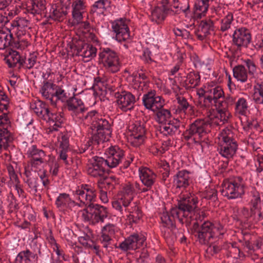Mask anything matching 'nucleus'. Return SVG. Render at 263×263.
Masks as SVG:
<instances>
[{
	"label": "nucleus",
	"instance_id": "obj_32",
	"mask_svg": "<svg viewBox=\"0 0 263 263\" xmlns=\"http://www.w3.org/2000/svg\"><path fill=\"white\" fill-rule=\"evenodd\" d=\"M55 84L47 81H44L43 85L41 87L40 92L42 96L49 101L53 106L56 105V100H54V93Z\"/></svg>",
	"mask_w": 263,
	"mask_h": 263
},
{
	"label": "nucleus",
	"instance_id": "obj_35",
	"mask_svg": "<svg viewBox=\"0 0 263 263\" xmlns=\"http://www.w3.org/2000/svg\"><path fill=\"white\" fill-rule=\"evenodd\" d=\"M46 9L45 0H32L30 5L27 6L28 11L33 15H45Z\"/></svg>",
	"mask_w": 263,
	"mask_h": 263
},
{
	"label": "nucleus",
	"instance_id": "obj_31",
	"mask_svg": "<svg viewBox=\"0 0 263 263\" xmlns=\"http://www.w3.org/2000/svg\"><path fill=\"white\" fill-rule=\"evenodd\" d=\"M5 60L9 67L12 68L22 67V63L24 62V59L21 56L19 52L15 50H11L5 57Z\"/></svg>",
	"mask_w": 263,
	"mask_h": 263
},
{
	"label": "nucleus",
	"instance_id": "obj_15",
	"mask_svg": "<svg viewBox=\"0 0 263 263\" xmlns=\"http://www.w3.org/2000/svg\"><path fill=\"white\" fill-rule=\"evenodd\" d=\"M105 159L95 156L90 159L87 165V174L95 178L102 177L105 173Z\"/></svg>",
	"mask_w": 263,
	"mask_h": 263
},
{
	"label": "nucleus",
	"instance_id": "obj_25",
	"mask_svg": "<svg viewBox=\"0 0 263 263\" xmlns=\"http://www.w3.org/2000/svg\"><path fill=\"white\" fill-rule=\"evenodd\" d=\"M237 147L236 142L218 143L217 151L222 157L230 160L236 154Z\"/></svg>",
	"mask_w": 263,
	"mask_h": 263
},
{
	"label": "nucleus",
	"instance_id": "obj_50",
	"mask_svg": "<svg viewBox=\"0 0 263 263\" xmlns=\"http://www.w3.org/2000/svg\"><path fill=\"white\" fill-rule=\"evenodd\" d=\"M248 105L247 100L243 98L238 99L235 104V113L239 115H246Z\"/></svg>",
	"mask_w": 263,
	"mask_h": 263
},
{
	"label": "nucleus",
	"instance_id": "obj_28",
	"mask_svg": "<svg viewBox=\"0 0 263 263\" xmlns=\"http://www.w3.org/2000/svg\"><path fill=\"white\" fill-rule=\"evenodd\" d=\"M29 22L24 18H20L11 23V32L15 33L16 36H29L26 34L27 30L29 29Z\"/></svg>",
	"mask_w": 263,
	"mask_h": 263
},
{
	"label": "nucleus",
	"instance_id": "obj_22",
	"mask_svg": "<svg viewBox=\"0 0 263 263\" xmlns=\"http://www.w3.org/2000/svg\"><path fill=\"white\" fill-rule=\"evenodd\" d=\"M118 230V228L111 223H108L102 227L100 241L104 248L107 249L110 246L116 233Z\"/></svg>",
	"mask_w": 263,
	"mask_h": 263
},
{
	"label": "nucleus",
	"instance_id": "obj_44",
	"mask_svg": "<svg viewBox=\"0 0 263 263\" xmlns=\"http://www.w3.org/2000/svg\"><path fill=\"white\" fill-rule=\"evenodd\" d=\"M13 140V136L7 127H0V143L4 149L9 146Z\"/></svg>",
	"mask_w": 263,
	"mask_h": 263
},
{
	"label": "nucleus",
	"instance_id": "obj_40",
	"mask_svg": "<svg viewBox=\"0 0 263 263\" xmlns=\"http://www.w3.org/2000/svg\"><path fill=\"white\" fill-rule=\"evenodd\" d=\"M176 100L177 102V106L176 109V114L184 115L187 110H191L194 107L190 104L187 100L183 96H177Z\"/></svg>",
	"mask_w": 263,
	"mask_h": 263
},
{
	"label": "nucleus",
	"instance_id": "obj_64",
	"mask_svg": "<svg viewBox=\"0 0 263 263\" xmlns=\"http://www.w3.org/2000/svg\"><path fill=\"white\" fill-rule=\"evenodd\" d=\"M252 44L254 48L257 50L263 48V32L256 35Z\"/></svg>",
	"mask_w": 263,
	"mask_h": 263
},
{
	"label": "nucleus",
	"instance_id": "obj_1",
	"mask_svg": "<svg viewBox=\"0 0 263 263\" xmlns=\"http://www.w3.org/2000/svg\"><path fill=\"white\" fill-rule=\"evenodd\" d=\"M198 198L191 193L183 194L178 201V206L172 208L171 213L173 218H177L181 224L186 227L191 225L192 220H201L206 217L204 212L197 209Z\"/></svg>",
	"mask_w": 263,
	"mask_h": 263
},
{
	"label": "nucleus",
	"instance_id": "obj_27",
	"mask_svg": "<svg viewBox=\"0 0 263 263\" xmlns=\"http://www.w3.org/2000/svg\"><path fill=\"white\" fill-rule=\"evenodd\" d=\"M191 182V173L185 170L178 172L173 177V183L177 188L185 189Z\"/></svg>",
	"mask_w": 263,
	"mask_h": 263
},
{
	"label": "nucleus",
	"instance_id": "obj_62",
	"mask_svg": "<svg viewBox=\"0 0 263 263\" xmlns=\"http://www.w3.org/2000/svg\"><path fill=\"white\" fill-rule=\"evenodd\" d=\"M145 140V136L129 135L128 141L134 147H139L143 144Z\"/></svg>",
	"mask_w": 263,
	"mask_h": 263
},
{
	"label": "nucleus",
	"instance_id": "obj_41",
	"mask_svg": "<svg viewBox=\"0 0 263 263\" xmlns=\"http://www.w3.org/2000/svg\"><path fill=\"white\" fill-rule=\"evenodd\" d=\"M154 113H155V120L160 124H162L174 119L170 110L164 108L163 107L155 111Z\"/></svg>",
	"mask_w": 263,
	"mask_h": 263
},
{
	"label": "nucleus",
	"instance_id": "obj_53",
	"mask_svg": "<svg viewBox=\"0 0 263 263\" xmlns=\"http://www.w3.org/2000/svg\"><path fill=\"white\" fill-rule=\"evenodd\" d=\"M233 137V133L232 131L228 128H226L222 130L218 136V143L236 142Z\"/></svg>",
	"mask_w": 263,
	"mask_h": 263
},
{
	"label": "nucleus",
	"instance_id": "obj_24",
	"mask_svg": "<svg viewBox=\"0 0 263 263\" xmlns=\"http://www.w3.org/2000/svg\"><path fill=\"white\" fill-rule=\"evenodd\" d=\"M86 8V2L84 0H75L72 4V24L78 25L83 20V14Z\"/></svg>",
	"mask_w": 263,
	"mask_h": 263
},
{
	"label": "nucleus",
	"instance_id": "obj_54",
	"mask_svg": "<svg viewBox=\"0 0 263 263\" xmlns=\"http://www.w3.org/2000/svg\"><path fill=\"white\" fill-rule=\"evenodd\" d=\"M107 156L113 158L122 159L124 156V152L118 146H111L106 151Z\"/></svg>",
	"mask_w": 263,
	"mask_h": 263
},
{
	"label": "nucleus",
	"instance_id": "obj_57",
	"mask_svg": "<svg viewBox=\"0 0 263 263\" xmlns=\"http://www.w3.org/2000/svg\"><path fill=\"white\" fill-rule=\"evenodd\" d=\"M98 182H100V184H101V186L104 187L105 190H109L111 191L113 190L116 185L117 184L118 180L116 179V178L114 176H110L107 178H106L103 182H101L100 181H99Z\"/></svg>",
	"mask_w": 263,
	"mask_h": 263
},
{
	"label": "nucleus",
	"instance_id": "obj_37",
	"mask_svg": "<svg viewBox=\"0 0 263 263\" xmlns=\"http://www.w3.org/2000/svg\"><path fill=\"white\" fill-rule=\"evenodd\" d=\"M253 89V101L256 104H263V81L256 80Z\"/></svg>",
	"mask_w": 263,
	"mask_h": 263
},
{
	"label": "nucleus",
	"instance_id": "obj_55",
	"mask_svg": "<svg viewBox=\"0 0 263 263\" xmlns=\"http://www.w3.org/2000/svg\"><path fill=\"white\" fill-rule=\"evenodd\" d=\"M55 90L54 93V100H60L62 102L67 101L68 96L67 93L65 91V90L59 86H57L55 84L54 87Z\"/></svg>",
	"mask_w": 263,
	"mask_h": 263
},
{
	"label": "nucleus",
	"instance_id": "obj_43",
	"mask_svg": "<svg viewBox=\"0 0 263 263\" xmlns=\"http://www.w3.org/2000/svg\"><path fill=\"white\" fill-rule=\"evenodd\" d=\"M209 0H195L194 13L199 17L204 16L209 8Z\"/></svg>",
	"mask_w": 263,
	"mask_h": 263
},
{
	"label": "nucleus",
	"instance_id": "obj_47",
	"mask_svg": "<svg viewBox=\"0 0 263 263\" xmlns=\"http://www.w3.org/2000/svg\"><path fill=\"white\" fill-rule=\"evenodd\" d=\"M31 258H37L36 255L28 249L22 251L16 256L15 263H30Z\"/></svg>",
	"mask_w": 263,
	"mask_h": 263
},
{
	"label": "nucleus",
	"instance_id": "obj_46",
	"mask_svg": "<svg viewBox=\"0 0 263 263\" xmlns=\"http://www.w3.org/2000/svg\"><path fill=\"white\" fill-rule=\"evenodd\" d=\"M26 155L30 160L46 158V156L45 152L35 145H31L28 147Z\"/></svg>",
	"mask_w": 263,
	"mask_h": 263
},
{
	"label": "nucleus",
	"instance_id": "obj_11",
	"mask_svg": "<svg viewBox=\"0 0 263 263\" xmlns=\"http://www.w3.org/2000/svg\"><path fill=\"white\" fill-rule=\"evenodd\" d=\"M216 111L214 109H210L207 112V117L213 128H216L228 123L231 117V115L227 108L219 106H215Z\"/></svg>",
	"mask_w": 263,
	"mask_h": 263
},
{
	"label": "nucleus",
	"instance_id": "obj_61",
	"mask_svg": "<svg viewBox=\"0 0 263 263\" xmlns=\"http://www.w3.org/2000/svg\"><path fill=\"white\" fill-rule=\"evenodd\" d=\"M37 62V55L35 53H30L22 63V67L30 69L32 68Z\"/></svg>",
	"mask_w": 263,
	"mask_h": 263
},
{
	"label": "nucleus",
	"instance_id": "obj_39",
	"mask_svg": "<svg viewBox=\"0 0 263 263\" xmlns=\"http://www.w3.org/2000/svg\"><path fill=\"white\" fill-rule=\"evenodd\" d=\"M31 107L37 117L43 120L49 109L47 104L40 101L31 104Z\"/></svg>",
	"mask_w": 263,
	"mask_h": 263
},
{
	"label": "nucleus",
	"instance_id": "obj_63",
	"mask_svg": "<svg viewBox=\"0 0 263 263\" xmlns=\"http://www.w3.org/2000/svg\"><path fill=\"white\" fill-rule=\"evenodd\" d=\"M222 100L219 103V107H221L224 108H228V107L233 104L235 101V98L231 96H227V97H223L221 98Z\"/></svg>",
	"mask_w": 263,
	"mask_h": 263
},
{
	"label": "nucleus",
	"instance_id": "obj_20",
	"mask_svg": "<svg viewBox=\"0 0 263 263\" xmlns=\"http://www.w3.org/2000/svg\"><path fill=\"white\" fill-rule=\"evenodd\" d=\"M160 219L162 228V232L164 233V237L165 239L170 240V234L171 232L176 233V230L174 224V221L178 219L177 218H173L171 213L169 214L167 212H163L160 214Z\"/></svg>",
	"mask_w": 263,
	"mask_h": 263
},
{
	"label": "nucleus",
	"instance_id": "obj_21",
	"mask_svg": "<svg viewBox=\"0 0 263 263\" xmlns=\"http://www.w3.org/2000/svg\"><path fill=\"white\" fill-rule=\"evenodd\" d=\"M24 175L26 177L25 182L30 190V193L35 195L42 191V186L36 172H32L26 167L25 168Z\"/></svg>",
	"mask_w": 263,
	"mask_h": 263
},
{
	"label": "nucleus",
	"instance_id": "obj_38",
	"mask_svg": "<svg viewBox=\"0 0 263 263\" xmlns=\"http://www.w3.org/2000/svg\"><path fill=\"white\" fill-rule=\"evenodd\" d=\"M168 11V9L165 6H157L152 11L151 20L153 22L159 23L165 17V14Z\"/></svg>",
	"mask_w": 263,
	"mask_h": 263
},
{
	"label": "nucleus",
	"instance_id": "obj_6",
	"mask_svg": "<svg viewBox=\"0 0 263 263\" xmlns=\"http://www.w3.org/2000/svg\"><path fill=\"white\" fill-rule=\"evenodd\" d=\"M99 61L104 68L110 73L118 72L121 66L118 53L109 48L102 49L99 53Z\"/></svg>",
	"mask_w": 263,
	"mask_h": 263
},
{
	"label": "nucleus",
	"instance_id": "obj_10",
	"mask_svg": "<svg viewBox=\"0 0 263 263\" xmlns=\"http://www.w3.org/2000/svg\"><path fill=\"white\" fill-rule=\"evenodd\" d=\"M145 240L146 237L143 234L134 233L120 242L118 246H115V248L124 252L130 250H136L142 247Z\"/></svg>",
	"mask_w": 263,
	"mask_h": 263
},
{
	"label": "nucleus",
	"instance_id": "obj_16",
	"mask_svg": "<svg viewBox=\"0 0 263 263\" xmlns=\"http://www.w3.org/2000/svg\"><path fill=\"white\" fill-rule=\"evenodd\" d=\"M67 108L73 118H77L85 121L84 112L86 108L82 100L76 97H71L66 101Z\"/></svg>",
	"mask_w": 263,
	"mask_h": 263
},
{
	"label": "nucleus",
	"instance_id": "obj_23",
	"mask_svg": "<svg viewBox=\"0 0 263 263\" xmlns=\"http://www.w3.org/2000/svg\"><path fill=\"white\" fill-rule=\"evenodd\" d=\"M143 193L139 183L135 181L128 182L123 187L121 197L126 202L131 204L134 197L138 193Z\"/></svg>",
	"mask_w": 263,
	"mask_h": 263
},
{
	"label": "nucleus",
	"instance_id": "obj_13",
	"mask_svg": "<svg viewBox=\"0 0 263 263\" xmlns=\"http://www.w3.org/2000/svg\"><path fill=\"white\" fill-rule=\"evenodd\" d=\"M142 103L146 109L154 112L164 107L165 101L156 91L151 90L143 95Z\"/></svg>",
	"mask_w": 263,
	"mask_h": 263
},
{
	"label": "nucleus",
	"instance_id": "obj_51",
	"mask_svg": "<svg viewBox=\"0 0 263 263\" xmlns=\"http://www.w3.org/2000/svg\"><path fill=\"white\" fill-rule=\"evenodd\" d=\"M129 205L130 204L121 197H119L117 200L112 202V208L121 214H124L123 208H124V211L126 212Z\"/></svg>",
	"mask_w": 263,
	"mask_h": 263
},
{
	"label": "nucleus",
	"instance_id": "obj_12",
	"mask_svg": "<svg viewBox=\"0 0 263 263\" xmlns=\"http://www.w3.org/2000/svg\"><path fill=\"white\" fill-rule=\"evenodd\" d=\"M142 192L145 193L153 189L157 181V175L152 170L146 167H140L138 170Z\"/></svg>",
	"mask_w": 263,
	"mask_h": 263
},
{
	"label": "nucleus",
	"instance_id": "obj_59",
	"mask_svg": "<svg viewBox=\"0 0 263 263\" xmlns=\"http://www.w3.org/2000/svg\"><path fill=\"white\" fill-rule=\"evenodd\" d=\"M251 193L252 196L251 200V211H253V210H256L259 208L260 196L259 193L255 189H253Z\"/></svg>",
	"mask_w": 263,
	"mask_h": 263
},
{
	"label": "nucleus",
	"instance_id": "obj_49",
	"mask_svg": "<svg viewBox=\"0 0 263 263\" xmlns=\"http://www.w3.org/2000/svg\"><path fill=\"white\" fill-rule=\"evenodd\" d=\"M129 135L145 136L146 129L143 123L135 122L129 126Z\"/></svg>",
	"mask_w": 263,
	"mask_h": 263
},
{
	"label": "nucleus",
	"instance_id": "obj_2",
	"mask_svg": "<svg viewBox=\"0 0 263 263\" xmlns=\"http://www.w3.org/2000/svg\"><path fill=\"white\" fill-rule=\"evenodd\" d=\"M73 194L76 200L80 201V203L72 199L68 194L60 193L55 201V204L59 211L66 213L72 211L76 206L81 207L84 204H90L96 200L97 191L90 185L82 184L73 192Z\"/></svg>",
	"mask_w": 263,
	"mask_h": 263
},
{
	"label": "nucleus",
	"instance_id": "obj_8",
	"mask_svg": "<svg viewBox=\"0 0 263 263\" xmlns=\"http://www.w3.org/2000/svg\"><path fill=\"white\" fill-rule=\"evenodd\" d=\"M80 213L83 221L89 222L92 224L103 222L108 216L107 208L99 204L81 210Z\"/></svg>",
	"mask_w": 263,
	"mask_h": 263
},
{
	"label": "nucleus",
	"instance_id": "obj_14",
	"mask_svg": "<svg viewBox=\"0 0 263 263\" xmlns=\"http://www.w3.org/2000/svg\"><path fill=\"white\" fill-rule=\"evenodd\" d=\"M128 24L129 21L123 18L117 19L111 23L112 30L116 34L115 39L118 42H121L129 39Z\"/></svg>",
	"mask_w": 263,
	"mask_h": 263
},
{
	"label": "nucleus",
	"instance_id": "obj_30",
	"mask_svg": "<svg viewBox=\"0 0 263 263\" xmlns=\"http://www.w3.org/2000/svg\"><path fill=\"white\" fill-rule=\"evenodd\" d=\"M214 23L210 19L202 20L199 25V29L196 34L197 38L203 41L209 35L212 31H214Z\"/></svg>",
	"mask_w": 263,
	"mask_h": 263
},
{
	"label": "nucleus",
	"instance_id": "obj_58",
	"mask_svg": "<svg viewBox=\"0 0 263 263\" xmlns=\"http://www.w3.org/2000/svg\"><path fill=\"white\" fill-rule=\"evenodd\" d=\"M109 4V3L108 0H98L95 2L91 6L90 13H95L97 12L98 10L102 12L106 9V5Z\"/></svg>",
	"mask_w": 263,
	"mask_h": 263
},
{
	"label": "nucleus",
	"instance_id": "obj_42",
	"mask_svg": "<svg viewBox=\"0 0 263 263\" xmlns=\"http://www.w3.org/2000/svg\"><path fill=\"white\" fill-rule=\"evenodd\" d=\"M79 242L84 247L93 250L97 255L99 254V246L91 239L90 237L86 234L79 237Z\"/></svg>",
	"mask_w": 263,
	"mask_h": 263
},
{
	"label": "nucleus",
	"instance_id": "obj_4",
	"mask_svg": "<svg viewBox=\"0 0 263 263\" xmlns=\"http://www.w3.org/2000/svg\"><path fill=\"white\" fill-rule=\"evenodd\" d=\"M204 218L201 220H192V229L193 233L197 238V241L201 245L213 243L214 239L221 238L224 233L225 230L223 226L220 223L213 224L211 222L206 220L202 223Z\"/></svg>",
	"mask_w": 263,
	"mask_h": 263
},
{
	"label": "nucleus",
	"instance_id": "obj_29",
	"mask_svg": "<svg viewBox=\"0 0 263 263\" xmlns=\"http://www.w3.org/2000/svg\"><path fill=\"white\" fill-rule=\"evenodd\" d=\"M180 122L176 119H172L160 126V132L163 135L173 136L177 133H179Z\"/></svg>",
	"mask_w": 263,
	"mask_h": 263
},
{
	"label": "nucleus",
	"instance_id": "obj_18",
	"mask_svg": "<svg viewBox=\"0 0 263 263\" xmlns=\"http://www.w3.org/2000/svg\"><path fill=\"white\" fill-rule=\"evenodd\" d=\"M250 31L245 28H236L232 34V43L238 48H246L251 41Z\"/></svg>",
	"mask_w": 263,
	"mask_h": 263
},
{
	"label": "nucleus",
	"instance_id": "obj_60",
	"mask_svg": "<svg viewBox=\"0 0 263 263\" xmlns=\"http://www.w3.org/2000/svg\"><path fill=\"white\" fill-rule=\"evenodd\" d=\"M10 107V103L5 93L0 88V110H7Z\"/></svg>",
	"mask_w": 263,
	"mask_h": 263
},
{
	"label": "nucleus",
	"instance_id": "obj_19",
	"mask_svg": "<svg viewBox=\"0 0 263 263\" xmlns=\"http://www.w3.org/2000/svg\"><path fill=\"white\" fill-rule=\"evenodd\" d=\"M44 120L46 121L49 125V127L46 129V133L48 134H52L54 132H57L59 129L61 128L64 118L61 112L51 111L49 109Z\"/></svg>",
	"mask_w": 263,
	"mask_h": 263
},
{
	"label": "nucleus",
	"instance_id": "obj_7",
	"mask_svg": "<svg viewBox=\"0 0 263 263\" xmlns=\"http://www.w3.org/2000/svg\"><path fill=\"white\" fill-rule=\"evenodd\" d=\"M245 181L241 177H235L224 182L222 185L221 192L228 199L240 197L245 193Z\"/></svg>",
	"mask_w": 263,
	"mask_h": 263
},
{
	"label": "nucleus",
	"instance_id": "obj_56",
	"mask_svg": "<svg viewBox=\"0 0 263 263\" xmlns=\"http://www.w3.org/2000/svg\"><path fill=\"white\" fill-rule=\"evenodd\" d=\"M233 21V15L229 12L226 16L221 20L220 30L222 32L226 31L230 28Z\"/></svg>",
	"mask_w": 263,
	"mask_h": 263
},
{
	"label": "nucleus",
	"instance_id": "obj_36",
	"mask_svg": "<svg viewBox=\"0 0 263 263\" xmlns=\"http://www.w3.org/2000/svg\"><path fill=\"white\" fill-rule=\"evenodd\" d=\"M12 33L10 29L0 27V50H3L11 45Z\"/></svg>",
	"mask_w": 263,
	"mask_h": 263
},
{
	"label": "nucleus",
	"instance_id": "obj_48",
	"mask_svg": "<svg viewBox=\"0 0 263 263\" xmlns=\"http://www.w3.org/2000/svg\"><path fill=\"white\" fill-rule=\"evenodd\" d=\"M66 14V10L55 5L52 6L49 17L53 20L60 21Z\"/></svg>",
	"mask_w": 263,
	"mask_h": 263
},
{
	"label": "nucleus",
	"instance_id": "obj_5",
	"mask_svg": "<svg viewBox=\"0 0 263 263\" xmlns=\"http://www.w3.org/2000/svg\"><path fill=\"white\" fill-rule=\"evenodd\" d=\"M213 128L208 117L198 119L190 125L186 130L184 138L186 140L193 139L195 143L199 142L201 139L210 132Z\"/></svg>",
	"mask_w": 263,
	"mask_h": 263
},
{
	"label": "nucleus",
	"instance_id": "obj_45",
	"mask_svg": "<svg viewBox=\"0 0 263 263\" xmlns=\"http://www.w3.org/2000/svg\"><path fill=\"white\" fill-rule=\"evenodd\" d=\"M233 76L238 81L241 83L246 82L248 78V73L245 67L239 65L236 66L233 69Z\"/></svg>",
	"mask_w": 263,
	"mask_h": 263
},
{
	"label": "nucleus",
	"instance_id": "obj_26",
	"mask_svg": "<svg viewBox=\"0 0 263 263\" xmlns=\"http://www.w3.org/2000/svg\"><path fill=\"white\" fill-rule=\"evenodd\" d=\"M97 48L91 44L82 43L77 47V55L88 62L96 56Z\"/></svg>",
	"mask_w": 263,
	"mask_h": 263
},
{
	"label": "nucleus",
	"instance_id": "obj_17",
	"mask_svg": "<svg viewBox=\"0 0 263 263\" xmlns=\"http://www.w3.org/2000/svg\"><path fill=\"white\" fill-rule=\"evenodd\" d=\"M118 108L122 111L126 112L131 110L134 107L136 102L135 96L130 92L123 91L115 93Z\"/></svg>",
	"mask_w": 263,
	"mask_h": 263
},
{
	"label": "nucleus",
	"instance_id": "obj_9",
	"mask_svg": "<svg viewBox=\"0 0 263 263\" xmlns=\"http://www.w3.org/2000/svg\"><path fill=\"white\" fill-rule=\"evenodd\" d=\"M201 96L203 97V105L210 108L218 106L221 99L224 97V92L220 86L208 84Z\"/></svg>",
	"mask_w": 263,
	"mask_h": 263
},
{
	"label": "nucleus",
	"instance_id": "obj_52",
	"mask_svg": "<svg viewBox=\"0 0 263 263\" xmlns=\"http://www.w3.org/2000/svg\"><path fill=\"white\" fill-rule=\"evenodd\" d=\"M16 37L17 40L12 42L11 43V46L13 48L23 50L25 49L30 44L27 39L29 36H20Z\"/></svg>",
	"mask_w": 263,
	"mask_h": 263
},
{
	"label": "nucleus",
	"instance_id": "obj_33",
	"mask_svg": "<svg viewBox=\"0 0 263 263\" xmlns=\"http://www.w3.org/2000/svg\"><path fill=\"white\" fill-rule=\"evenodd\" d=\"M125 212L128 213L127 218L130 223H138L142 216L141 211L135 203L130 204Z\"/></svg>",
	"mask_w": 263,
	"mask_h": 263
},
{
	"label": "nucleus",
	"instance_id": "obj_34",
	"mask_svg": "<svg viewBox=\"0 0 263 263\" xmlns=\"http://www.w3.org/2000/svg\"><path fill=\"white\" fill-rule=\"evenodd\" d=\"M200 76L198 72L191 71L186 76V80L181 83L185 89L190 90L194 88L199 85Z\"/></svg>",
	"mask_w": 263,
	"mask_h": 263
},
{
	"label": "nucleus",
	"instance_id": "obj_3",
	"mask_svg": "<svg viewBox=\"0 0 263 263\" xmlns=\"http://www.w3.org/2000/svg\"><path fill=\"white\" fill-rule=\"evenodd\" d=\"M85 122L91 125L93 130H96L97 133L93 134L82 148L83 152L91 146H95L108 140L111 134V120H107L100 115L96 110L87 112L84 117Z\"/></svg>",
	"mask_w": 263,
	"mask_h": 263
}]
</instances>
